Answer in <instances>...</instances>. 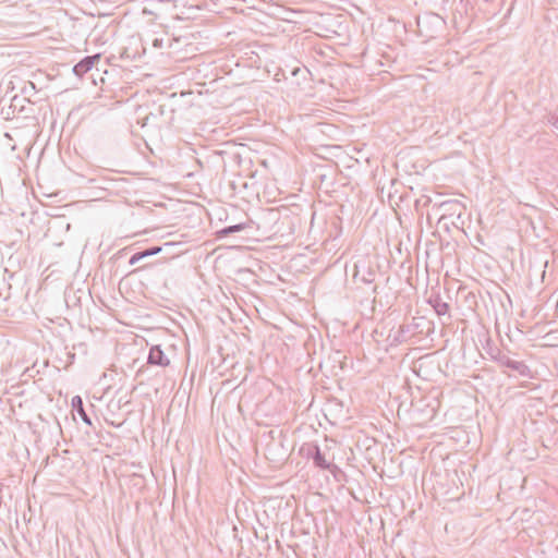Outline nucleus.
I'll use <instances>...</instances> for the list:
<instances>
[{"label": "nucleus", "mask_w": 558, "mask_h": 558, "mask_svg": "<svg viewBox=\"0 0 558 558\" xmlns=\"http://www.w3.org/2000/svg\"><path fill=\"white\" fill-rule=\"evenodd\" d=\"M434 330V323L424 316L412 317L410 322L403 323L398 327L392 326L387 329L385 338L386 350L390 347H398L410 341L416 336H428Z\"/></svg>", "instance_id": "nucleus-1"}, {"label": "nucleus", "mask_w": 558, "mask_h": 558, "mask_svg": "<svg viewBox=\"0 0 558 558\" xmlns=\"http://www.w3.org/2000/svg\"><path fill=\"white\" fill-rule=\"evenodd\" d=\"M438 209L441 211L438 223L450 220L452 225H456L453 217H456L457 220H461L465 206L458 199H448L440 203Z\"/></svg>", "instance_id": "nucleus-2"}, {"label": "nucleus", "mask_w": 558, "mask_h": 558, "mask_svg": "<svg viewBox=\"0 0 558 558\" xmlns=\"http://www.w3.org/2000/svg\"><path fill=\"white\" fill-rule=\"evenodd\" d=\"M306 457L312 459L316 468L328 470L335 477L337 472H340V469L336 464L327 461L325 453L320 450L318 445H308Z\"/></svg>", "instance_id": "nucleus-3"}, {"label": "nucleus", "mask_w": 558, "mask_h": 558, "mask_svg": "<svg viewBox=\"0 0 558 558\" xmlns=\"http://www.w3.org/2000/svg\"><path fill=\"white\" fill-rule=\"evenodd\" d=\"M100 59V53H96L93 56L84 57L80 62H77L72 71L77 77H83L85 73L90 71L96 62Z\"/></svg>", "instance_id": "nucleus-4"}, {"label": "nucleus", "mask_w": 558, "mask_h": 558, "mask_svg": "<svg viewBox=\"0 0 558 558\" xmlns=\"http://www.w3.org/2000/svg\"><path fill=\"white\" fill-rule=\"evenodd\" d=\"M147 363L149 365L166 367L170 364V360L167 357L161 347L157 344L150 347Z\"/></svg>", "instance_id": "nucleus-5"}, {"label": "nucleus", "mask_w": 558, "mask_h": 558, "mask_svg": "<svg viewBox=\"0 0 558 558\" xmlns=\"http://www.w3.org/2000/svg\"><path fill=\"white\" fill-rule=\"evenodd\" d=\"M505 367L510 368L511 371L518 373L522 377H533L531 368L523 361H515L510 357Z\"/></svg>", "instance_id": "nucleus-6"}, {"label": "nucleus", "mask_w": 558, "mask_h": 558, "mask_svg": "<svg viewBox=\"0 0 558 558\" xmlns=\"http://www.w3.org/2000/svg\"><path fill=\"white\" fill-rule=\"evenodd\" d=\"M428 304L434 308L438 316H444L449 313L450 306L447 302L442 301L439 295H432L428 299Z\"/></svg>", "instance_id": "nucleus-7"}, {"label": "nucleus", "mask_w": 558, "mask_h": 558, "mask_svg": "<svg viewBox=\"0 0 558 558\" xmlns=\"http://www.w3.org/2000/svg\"><path fill=\"white\" fill-rule=\"evenodd\" d=\"M71 404H72L73 410L80 415L82 421L87 425H92V420L84 409L82 398L80 396L73 397Z\"/></svg>", "instance_id": "nucleus-8"}, {"label": "nucleus", "mask_w": 558, "mask_h": 558, "mask_svg": "<svg viewBox=\"0 0 558 558\" xmlns=\"http://www.w3.org/2000/svg\"><path fill=\"white\" fill-rule=\"evenodd\" d=\"M487 354L490 356V359L496 362L499 366L505 367V365L508 363V360L510 356L502 352L499 348H489L487 350Z\"/></svg>", "instance_id": "nucleus-9"}, {"label": "nucleus", "mask_w": 558, "mask_h": 558, "mask_svg": "<svg viewBox=\"0 0 558 558\" xmlns=\"http://www.w3.org/2000/svg\"><path fill=\"white\" fill-rule=\"evenodd\" d=\"M174 245H177V243L167 242L163 245H154V246L147 247V248L141 251V253L143 254V258H146V257L159 254L160 252L163 251L165 247H171Z\"/></svg>", "instance_id": "nucleus-10"}, {"label": "nucleus", "mask_w": 558, "mask_h": 558, "mask_svg": "<svg viewBox=\"0 0 558 558\" xmlns=\"http://www.w3.org/2000/svg\"><path fill=\"white\" fill-rule=\"evenodd\" d=\"M361 276V281L364 283H372L375 280L376 272L372 269H363V272L361 270V266L355 265V277Z\"/></svg>", "instance_id": "nucleus-11"}, {"label": "nucleus", "mask_w": 558, "mask_h": 558, "mask_svg": "<svg viewBox=\"0 0 558 558\" xmlns=\"http://www.w3.org/2000/svg\"><path fill=\"white\" fill-rule=\"evenodd\" d=\"M244 228H245V223H236V225L225 227L223 229H221L218 232V234L220 236H226V235H229V234H232V233H235V232H240Z\"/></svg>", "instance_id": "nucleus-12"}, {"label": "nucleus", "mask_w": 558, "mask_h": 558, "mask_svg": "<svg viewBox=\"0 0 558 558\" xmlns=\"http://www.w3.org/2000/svg\"><path fill=\"white\" fill-rule=\"evenodd\" d=\"M385 330H386V326H383L380 330L378 328L375 329L373 331V338L375 339V341L378 344H381L383 347L386 348L385 338H386L387 335H385L386 333Z\"/></svg>", "instance_id": "nucleus-13"}, {"label": "nucleus", "mask_w": 558, "mask_h": 558, "mask_svg": "<svg viewBox=\"0 0 558 558\" xmlns=\"http://www.w3.org/2000/svg\"><path fill=\"white\" fill-rule=\"evenodd\" d=\"M308 73V70L307 69H301L300 66H296V68H293L291 70V75L292 76H299L300 74H302L303 78L305 80V74Z\"/></svg>", "instance_id": "nucleus-14"}, {"label": "nucleus", "mask_w": 558, "mask_h": 558, "mask_svg": "<svg viewBox=\"0 0 558 558\" xmlns=\"http://www.w3.org/2000/svg\"><path fill=\"white\" fill-rule=\"evenodd\" d=\"M547 121L558 131V113H550L547 118Z\"/></svg>", "instance_id": "nucleus-15"}, {"label": "nucleus", "mask_w": 558, "mask_h": 558, "mask_svg": "<svg viewBox=\"0 0 558 558\" xmlns=\"http://www.w3.org/2000/svg\"><path fill=\"white\" fill-rule=\"evenodd\" d=\"M142 259H144V258H143V254H142V253H141V251H140V252L134 253V254L131 256V258H130V260H129V264H130V265H135V264H137L140 260H142Z\"/></svg>", "instance_id": "nucleus-16"}, {"label": "nucleus", "mask_w": 558, "mask_h": 558, "mask_svg": "<svg viewBox=\"0 0 558 558\" xmlns=\"http://www.w3.org/2000/svg\"><path fill=\"white\" fill-rule=\"evenodd\" d=\"M165 110H166V106H165V105H159V106L157 107V113H158L159 116H162V114L165 113Z\"/></svg>", "instance_id": "nucleus-17"}, {"label": "nucleus", "mask_w": 558, "mask_h": 558, "mask_svg": "<svg viewBox=\"0 0 558 558\" xmlns=\"http://www.w3.org/2000/svg\"><path fill=\"white\" fill-rule=\"evenodd\" d=\"M126 250H128V248H126V247H124V248H122V250L118 251V253L114 255V257L123 256V254L126 252Z\"/></svg>", "instance_id": "nucleus-18"}, {"label": "nucleus", "mask_w": 558, "mask_h": 558, "mask_svg": "<svg viewBox=\"0 0 558 558\" xmlns=\"http://www.w3.org/2000/svg\"><path fill=\"white\" fill-rule=\"evenodd\" d=\"M157 116V113H154V112H150L146 118L145 120L148 121L150 118H155Z\"/></svg>", "instance_id": "nucleus-19"}, {"label": "nucleus", "mask_w": 558, "mask_h": 558, "mask_svg": "<svg viewBox=\"0 0 558 558\" xmlns=\"http://www.w3.org/2000/svg\"><path fill=\"white\" fill-rule=\"evenodd\" d=\"M148 266H149V265H144V266H142V267H138V268H137V269H135L134 271H141V270H143L144 268H146V267H148Z\"/></svg>", "instance_id": "nucleus-20"}, {"label": "nucleus", "mask_w": 558, "mask_h": 558, "mask_svg": "<svg viewBox=\"0 0 558 558\" xmlns=\"http://www.w3.org/2000/svg\"><path fill=\"white\" fill-rule=\"evenodd\" d=\"M293 227H294V222H292V227L290 228V233H293V232H294Z\"/></svg>", "instance_id": "nucleus-21"}]
</instances>
